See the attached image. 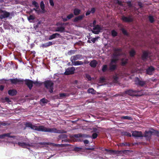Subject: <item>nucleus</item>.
Instances as JSON below:
<instances>
[{
  "instance_id": "3",
  "label": "nucleus",
  "mask_w": 159,
  "mask_h": 159,
  "mask_svg": "<svg viewBox=\"0 0 159 159\" xmlns=\"http://www.w3.org/2000/svg\"><path fill=\"white\" fill-rule=\"evenodd\" d=\"M50 143L45 142H40L37 144H35L33 143H25L23 142H18L17 144L19 146L22 148H27L29 149L30 147L35 148V145H38V144L44 145H48L50 144Z\"/></svg>"
},
{
  "instance_id": "63",
  "label": "nucleus",
  "mask_w": 159,
  "mask_h": 159,
  "mask_svg": "<svg viewBox=\"0 0 159 159\" xmlns=\"http://www.w3.org/2000/svg\"><path fill=\"white\" fill-rule=\"evenodd\" d=\"M54 155H51L50 156V157L48 159H49L50 158L52 157Z\"/></svg>"
},
{
  "instance_id": "6",
  "label": "nucleus",
  "mask_w": 159,
  "mask_h": 159,
  "mask_svg": "<svg viewBox=\"0 0 159 159\" xmlns=\"http://www.w3.org/2000/svg\"><path fill=\"white\" fill-rule=\"evenodd\" d=\"M141 92V91H139V90L130 89L129 90L126 91L125 93L126 94L131 96H141L142 95V94L140 93Z\"/></svg>"
},
{
  "instance_id": "30",
  "label": "nucleus",
  "mask_w": 159,
  "mask_h": 159,
  "mask_svg": "<svg viewBox=\"0 0 159 159\" xmlns=\"http://www.w3.org/2000/svg\"><path fill=\"white\" fill-rule=\"evenodd\" d=\"M113 78L114 82L115 83H117L119 77L117 74H116L115 75L113 76Z\"/></svg>"
},
{
  "instance_id": "45",
  "label": "nucleus",
  "mask_w": 159,
  "mask_h": 159,
  "mask_svg": "<svg viewBox=\"0 0 159 159\" xmlns=\"http://www.w3.org/2000/svg\"><path fill=\"white\" fill-rule=\"evenodd\" d=\"M86 77L87 79L88 80H92V78L90 76L89 74L86 75Z\"/></svg>"
},
{
  "instance_id": "34",
  "label": "nucleus",
  "mask_w": 159,
  "mask_h": 159,
  "mask_svg": "<svg viewBox=\"0 0 159 159\" xmlns=\"http://www.w3.org/2000/svg\"><path fill=\"white\" fill-rule=\"evenodd\" d=\"M149 20L151 23H152L154 21V19L153 16H149Z\"/></svg>"
},
{
  "instance_id": "10",
  "label": "nucleus",
  "mask_w": 159,
  "mask_h": 159,
  "mask_svg": "<svg viewBox=\"0 0 159 159\" xmlns=\"http://www.w3.org/2000/svg\"><path fill=\"white\" fill-rule=\"evenodd\" d=\"M75 70V68L74 67H69L66 70L65 74L66 75L73 74Z\"/></svg>"
},
{
  "instance_id": "14",
  "label": "nucleus",
  "mask_w": 159,
  "mask_h": 159,
  "mask_svg": "<svg viewBox=\"0 0 159 159\" xmlns=\"http://www.w3.org/2000/svg\"><path fill=\"white\" fill-rule=\"evenodd\" d=\"M129 150H124L122 151H115L113 150L111 151V153H115L116 154H119L121 153L122 152L123 153L125 154L127 152H130Z\"/></svg>"
},
{
  "instance_id": "15",
  "label": "nucleus",
  "mask_w": 159,
  "mask_h": 159,
  "mask_svg": "<svg viewBox=\"0 0 159 159\" xmlns=\"http://www.w3.org/2000/svg\"><path fill=\"white\" fill-rule=\"evenodd\" d=\"M10 15L9 13L6 11L4 12L0 16V18L2 19L7 18Z\"/></svg>"
},
{
  "instance_id": "24",
  "label": "nucleus",
  "mask_w": 159,
  "mask_h": 159,
  "mask_svg": "<svg viewBox=\"0 0 159 159\" xmlns=\"http://www.w3.org/2000/svg\"><path fill=\"white\" fill-rule=\"evenodd\" d=\"M52 44V42H48L42 44L41 45V47L43 48H45L51 46Z\"/></svg>"
},
{
  "instance_id": "19",
  "label": "nucleus",
  "mask_w": 159,
  "mask_h": 159,
  "mask_svg": "<svg viewBox=\"0 0 159 159\" xmlns=\"http://www.w3.org/2000/svg\"><path fill=\"white\" fill-rule=\"evenodd\" d=\"M74 136L77 138H78L77 140L78 141H81V140L80 139L82 137H85V135L84 134H75L74 135Z\"/></svg>"
},
{
  "instance_id": "52",
  "label": "nucleus",
  "mask_w": 159,
  "mask_h": 159,
  "mask_svg": "<svg viewBox=\"0 0 159 159\" xmlns=\"http://www.w3.org/2000/svg\"><path fill=\"white\" fill-rule=\"evenodd\" d=\"M66 94L65 93H61L60 94V97L61 98L65 97L66 96Z\"/></svg>"
},
{
  "instance_id": "37",
  "label": "nucleus",
  "mask_w": 159,
  "mask_h": 159,
  "mask_svg": "<svg viewBox=\"0 0 159 159\" xmlns=\"http://www.w3.org/2000/svg\"><path fill=\"white\" fill-rule=\"evenodd\" d=\"M127 62V59H126L125 60H124V59H122L121 60V63L122 65L123 66H124L125 65Z\"/></svg>"
},
{
  "instance_id": "4",
  "label": "nucleus",
  "mask_w": 159,
  "mask_h": 159,
  "mask_svg": "<svg viewBox=\"0 0 159 159\" xmlns=\"http://www.w3.org/2000/svg\"><path fill=\"white\" fill-rule=\"evenodd\" d=\"M156 134L159 136V131L154 129H151L148 131H146L143 136L145 137L147 140H149L151 139L152 135Z\"/></svg>"
},
{
  "instance_id": "54",
  "label": "nucleus",
  "mask_w": 159,
  "mask_h": 159,
  "mask_svg": "<svg viewBox=\"0 0 159 159\" xmlns=\"http://www.w3.org/2000/svg\"><path fill=\"white\" fill-rule=\"evenodd\" d=\"M84 143L85 144H88L89 143V142L87 140H84Z\"/></svg>"
},
{
  "instance_id": "31",
  "label": "nucleus",
  "mask_w": 159,
  "mask_h": 159,
  "mask_svg": "<svg viewBox=\"0 0 159 159\" xmlns=\"http://www.w3.org/2000/svg\"><path fill=\"white\" fill-rule=\"evenodd\" d=\"M35 19V17L34 16L32 15H30L28 17V20L30 22H32V20H33Z\"/></svg>"
},
{
  "instance_id": "47",
  "label": "nucleus",
  "mask_w": 159,
  "mask_h": 159,
  "mask_svg": "<svg viewBox=\"0 0 159 159\" xmlns=\"http://www.w3.org/2000/svg\"><path fill=\"white\" fill-rule=\"evenodd\" d=\"M98 136V134L96 133H93L92 135V138L93 139H95Z\"/></svg>"
},
{
  "instance_id": "64",
  "label": "nucleus",
  "mask_w": 159,
  "mask_h": 159,
  "mask_svg": "<svg viewBox=\"0 0 159 159\" xmlns=\"http://www.w3.org/2000/svg\"><path fill=\"white\" fill-rule=\"evenodd\" d=\"M99 158L100 159H103V157H99Z\"/></svg>"
},
{
  "instance_id": "17",
  "label": "nucleus",
  "mask_w": 159,
  "mask_h": 159,
  "mask_svg": "<svg viewBox=\"0 0 159 159\" xmlns=\"http://www.w3.org/2000/svg\"><path fill=\"white\" fill-rule=\"evenodd\" d=\"M72 65L74 66H77L79 65H81L83 64V62L80 61H71Z\"/></svg>"
},
{
  "instance_id": "25",
  "label": "nucleus",
  "mask_w": 159,
  "mask_h": 159,
  "mask_svg": "<svg viewBox=\"0 0 159 159\" xmlns=\"http://www.w3.org/2000/svg\"><path fill=\"white\" fill-rule=\"evenodd\" d=\"M97 64V61L96 60H93L91 61L90 65L92 67H95L96 66Z\"/></svg>"
},
{
  "instance_id": "43",
  "label": "nucleus",
  "mask_w": 159,
  "mask_h": 159,
  "mask_svg": "<svg viewBox=\"0 0 159 159\" xmlns=\"http://www.w3.org/2000/svg\"><path fill=\"white\" fill-rule=\"evenodd\" d=\"M75 50H71L68 52V54L69 55H71L75 53Z\"/></svg>"
},
{
  "instance_id": "50",
  "label": "nucleus",
  "mask_w": 159,
  "mask_h": 159,
  "mask_svg": "<svg viewBox=\"0 0 159 159\" xmlns=\"http://www.w3.org/2000/svg\"><path fill=\"white\" fill-rule=\"evenodd\" d=\"M97 39L96 38H93L91 39V41L93 43H94L96 41Z\"/></svg>"
},
{
  "instance_id": "53",
  "label": "nucleus",
  "mask_w": 159,
  "mask_h": 159,
  "mask_svg": "<svg viewBox=\"0 0 159 159\" xmlns=\"http://www.w3.org/2000/svg\"><path fill=\"white\" fill-rule=\"evenodd\" d=\"M122 32L123 34H124L126 35L127 34V32L124 29H123L122 30Z\"/></svg>"
},
{
  "instance_id": "48",
  "label": "nucleus",
  "mask_w": 159,
  "mask_h": 159,
  "mask_svg": "<svg viewBox=\"0 0 159 159\" xmlns=\"http://www.w3.org/2000/svg\"><path fill=\"white\" fill-rule=\"evenodd\" d=\"M81 149V148H78V147H75L74 148V150L75 151H77V152H79L80 151V150Z\"/></svg>"
},
{
  "instance_id": "35",
  "label": "nucleus",
  "mask_w": 159,
  "mask_h": 159,
  "mask_svg": "<svg viewBox=\"0 0 159 159\" xmlns=\"http://www.w3.org/2000/svg\"><path fill=\"white\" fill-rule=\"evenodd\" d=\"M135 51L133 49L131 50L129 52V55L131 57L134 56L135 55Z\"/></svg>"
},
{
  "instance_id": "46",
  "label": "nucleus",
  "mask_w": 159,
  "mask_h": 159,
  "mask_svg": "<svg viewBox=\"0 0 159 159\" xmlns=\"http://www.w3.org/2000/svg\"><path fill=\"white\" fill-rule=\"evenodd\" d=\"M124 135H126L128 137H131V134L130 133L127 132H125L123 134Z\"/></svg>"
},
{
  "instance_id": "22",
  "label": "nucleus",
  "mask_w": 159,
  "mask_h": 159,
  "mask_svg": "<svg viewBox=\"0 0 159 159\" xmlns=\"http://www.w3.org/2000/svg\"><path fill=\"white\" fill-rule=\"evenodd\" d=\"M8 93L11 96H14L16 95L17 93V91L15 89H11L8 91Z\"/></svg>"
},
{
  "instance_id": "2",
  "label": "nucleus",
  "mask_w": 159,
  "mask_h": 159,
  "mask_svg": "<svg viewBox=\"0 0 159 159\" xmlns=\"http://www.w3.org/2000/svg\"><path fill=\"white\" fill-rule=\"evenodd\" d=\"M123 54L121 49L116 48L114 50L113 55L115 58L112 59L111 63L110 64V69L113 70L116 68V66L113 65V63H115L118 60V56H120Z\"/></svg>"
},
{
  "instance_id": "40",
  "label": "nucleus",
  "mask_w": 159,
  "mask_h": 159,
  "mask_svg": "<svg viewBox=\"0 0 159 159\" xmlns=\"http://www.w3.org/2000/svg\"><path fill=\"white\" fill-rule=\"evenodd\" d=\"M40 101L43 103H47L48 102V100L45 98H43L40 100Z\"/></svg>"
},
{
  "instance_id": "58",
  "label": "nucleus",
  "mask_w": 159,
  "mask_h": 159,
  "mask_svg": "<svg viewBox=\"0 0 159 159\" xmlns=\"http://www.w3.org/2000/svg\"><path fill=\"white\" fill-rule=\"evenodd\" d=\"M4 89V86L3 85H0V90H2Z\"/></svg>"
},
{
  "instance_id": "16",
  "label": "nucleus",
  "mask_w": 159,
  "mask_h": 159,
  "mask_svg": "<svg viewBox=\"0 0 159 159\" xmlns=\"http://www.w3.org/2000/svg\"><path fill=\"white\" fill-rule=\"evenodd\" d=\"M10 81L11 82L14 84H16L20 82H22L23 80L21 79H18L17 78L13 79H10Z\"/></svg>"
},
{
  "instance_id": "11",
  "label": "nucleus",
  "mask_w": 159,
  "mask_h": 159,
  "mask_svg": "<svg viewBox=\"0 0 159 159\" xmlns=\"http://www.w3.org/2000/svg\"><path fill=\"white\" fill-rule=\"evenodd\" d=\"M121 19L123 21L127 22H132L133 21L132 17L130 16H129L128 17L123 16L121 17Z\"/></svg>"
},
{
  "instance_id": "49",
  "label": "nucleus",
  "mask_w": 159,
  "mask_h": 159,
  "mask_svg": "<svg viewBox=\"0 0 159 159\" xmlns=\"http://www.w3.org/2000/svg\"><path fill=\"white\" fill-rule=\"evenodd\" d=\"M49 1L50 5L52 7H53L54 5L53 0H49Z\"/></svg>"
},
{
  "instance_id": "21",
  "label": "nucleus",
  "mask_w": 159,
  "mask_h": 159,
  "mask_svg": "<svg viewBox=\"0 0 159 159\" xmlns=\"http://www.w3.org/2000/svg\"><path fill=\"white\" fill-rule=\"evenodd\" d=\"M154 70V69L152 66L149 67L147 70V74L149 75H152Z\"/></svg>"
},
{
  "instance_id": "26",
  "label": "nucleus",
  "mask_w": 159,
  "mask_h": 159,
  "mask_svg": "<svg viewBox=\"0 0 159 159\" xmlns=\"http://www.w3.org/2000/svg\"><path fill=\"white\" fill-rule=\"evenodd\" d=\"M64 28L63 27L61 26L57 28L56 29L55 31L57 32H62L64 31Z\"/></svg>"
},
{
  "instance_id": "51",
  "label": "nucleus",
  "mask_w": 159,
  "mask_h": 159,
  "mask_svg": "<svg viewBox=\"0 0 159 159\" xmlns=\"http://www.w3.org/2000/svg\"><path fill=\"white\" fill-rule=\"evenodd\" d=\"M90 11H91V13H93L95 11V8H92Z\"/></svg>"
},
{
  "instance_id": "36",
  "label": "nucleus",
  "mask_w": 159,
  "mask_h": 159,
  "mask_svg": "<svg viewBox=\"0 0 159 159\" xmlns=\"http://www.w3.org/2000/svg\"><path fill=\"white\" fill-rule=\"evenodd\" d=\"M121 118L123 119H127L130 120H132V118L129 116H123L121 117Z\"/></svg>"
},
{
  "instance_id": "23",
  "label": "nucleus",
  "mask_w": 159,
  "mask_h": 159,
  "mask_svg": "<svg viewBox=\"0 0 159 159\" xmlns=\"http://www.w3.org/2000/svg\"><path fill=\"white\" fill-rule=\"evenodd\" d=\"M5 137L8 138H12L13 137V136H10V134L9 133L4 134L0 135V139H3L5 138Z\"/></svg>"
},
{
  "instance_id": "13",
  "label": "nucleus",
  "mask_w": 159,
  "mask_h": 159,
  "mask_svg": "<svg viewBox=\"0 0 159 159\" xmlns=\"http://www.w3.org/2000/svg\"><path fill=\"white\" fill-rule=\"evenodd\" d=\"M132 135L135 137H143V135L141 131H135L133 132Z\"/></svg>"
},
{
  "instance_id": "5",
  "label": "nucleus",
  "mask_w": 159,
  "mask_h": 159,
  "mask_svg": "<svg viewBox=\"0 0 159 159\" xmlns=\"http://www.w3.org/2000/svg\"><path fill=\"white\" fill-rule=\"evenodd\" d=\"M45 87L49 90V91L51 93L53 92V83L51 80H47L44 82Z\"/></svg>"
},
{
  "instance_id": "55",
  "label": "nucleus",
  "mask_w": 159,
  "mask_h": 159,
  "mask_svg": "<svg viewBox=\"0 0 159 159\" xmlns=\"http://www.w3.org/2000/svg\"><path fill=\"white\" fill-rule=\"evenodd\" d=\"M91 13V11L89 10L86 13V15L88 16Z\"/></svg>"
},
{
  "instance_id": "18",
  "label": "nucleus",
  "mask_w": 159,
  "mask_h": 159,
  "mask_svg": "<svg viewBox=\"0 0 159 159\" xmlns=\"http://www.w3.org/2000/svg\"><path fill=\"white\" fill-rule=\"evenodd\" d=\"M60 36L59 34L58 33H55L52 35L50 36L48 38V39L49 40L52 39L56 38L59 37Z\"/></svg>"
},
{
  "instance_id": "41",
  "label": "nucleus",
  "mask_w": 159,
  "mask_h": 159,
  "mask_svg": "<svg viewBox=\"0 0 159 159\" xmlns=\"http://www.w3.org/2000/svg\"><path fill=\"white\" fill-rule=\"evenodd\" d=\"M74 16V15L72 13H71L67 16V18L68 20L70 19Z\"/></svg>"
},
{
  "instance_id": "9",
  "label": "nucleus",
  "mask_w": 159,
  "mask_h": 159,
  "mask_svg": "<svg viewBox=\"0 0 159 159\" xmlns=\"http://www.w3.org/2000/svg\"><path fill=\"white\" fill-rule=\"evenodd\" d=\"M93 27V30L92 31V32L95 34H98L99 32L102 30L101 27L98 25L94 26Z\"/></svg>"
},
{
  "instance_id": "39",
  "label": "nucleus",
  "mask_w": 159,
  "mask_h": 159,
  "mask_svg": "<svg viewBox=\"0 0 159 159\" xmlns=\"http://www.w3.org/2000/svg\"><path fill=\"white\" fill-rule=\"evenodd\" d=\"M130 144L128 143H122L120 144V146H130Z\"/></svg>"
},
{
  "instance_id": "60",
  "label": "nucleus",
  "mask_w": 159,
  "mask_h": 159,
  "mask_svg": "<svg viewBox=\"0 0 159 159\" xmlns=\"http://www.w3.org/2000/svg\"><path fill=\"white\" fill-rule=\"evenodd\" d=\"M62 19L64 21H66L67 20H68L67 17L66 18H63Z\"/></svg>"
},
{
  "instance_id": "20",
  "label": "nucleus",
  "mask_w": 159,
  "mask_h": 159,
  "mask_svg": "<svg viewBox=\"0 0 159 159\" xmlns=\"http://www.w3.org/2000/svg\"><path fill=\"white\" fill-rule=\"evenodd\" d=\"M84 14H83L79 16H77L74 19V22H77L79 20H81L84 17Z\"/></svg>"
},
{
  "instance_id": "27",
  "label": "nucleus",
  "mask_w": 159,
  "mask_h": 159,
  "mask_svg": "<svg viewBox=\"0 0 159 159\" xmlns=\"http://www.w3.org/2000/svg\"><path fill=\"white\" fill-rule=\"evenodd\" d=\"M80 10L79 9L75 8L74 10V13L75 16L79 15L80 12Z\"/></svg>"
},
{
  "instance_id": "7",
  "label": "nucleus",
  "mask_w": 159,
  "mask_h": 159,
  "mask_svg": "<svg viewBox=\"0 0 159 159\" xmlns=\"http://www.w3.org/2000/svg\"><path fill=\"white\" fill-rule=\"evenodd\" d=\"M25 83L29 89H31L33 87V83L37 84H39V82L37 81H35L34 82H33V81L31 80H27L25 81Z\"/></svg>"
},
{
  "instance_id": "12",
  "label": "nucleus",
  "mask_w": 159,
  "mask_h": 159,
  "mask_svg": "<svg viewBox=\"0 0 159 159\" xmlns=\"http://www.w3.org/2000/svg\"><path fill=\"white\" fill-rule=\"evenodd\" d=\"M135 82L136 84L141 86H144L146 84L145 81L140 80L138 78H136Z\"/></svg>"
},
{
  "instance_id": "56",
  "label": "nucleus",
  "mask_w": 159,
  "mask_h": 159,
  "mask_svg": "<svg viewBox=\"0 0 159 159\" xmlns=\"http://www.w3.org/2000/svg\"><path fill=\"white\" fill-rule=\"evenodd\" d=\"M66 153V152H62L60 154L62 156H66L67 155L65 153Z\"/></svg>"
},
{
  "instance_id": "57",
  "label": "nucleus",
  "mask_w": 159,
  "mask_h": 159,
  "mask_svg": "<svg viewBox=\"0 0 159 159\" xmlns=\"http://www.w3.org/2000/svg\"><path fill=\"white\" fill-rule=\"evenodd\" d=\"M105 150L108 152H110V153H111V151L112 150H109V149H105Z\"/></svg>"
},
{
  "instance_id": "38",
  "label": "nucleus",
  "mask_w": 159,
  "mask_h": 159,
  "mask_svg": "<svg viewBox=\"0 0 159 159\" xmlns=\"http://www.w3.org/2000/svg\"><path fill=\"white\" fill-rule=\"evenodd\" d=\"M107 65H104L102 66V70L103 72H105L107 69Z\"/></svg>"
},
{
  "instance_id": "62",
  "label": "nucleus",
  "mask_w": 159,
  "mask_h": 159,
  "mask_svg": "<svg viewBox=\"0 0 159 159\" xmlns=\"http://www.w3.org/2000/svg\"><path fill=\"white\" fill-rule=\"evenodd\" d=\"M34 10L37 13H38L39 12V11L38 10H37L36 9H35V8H34Z\"/></svg>"
},
{
  "instance_id": "32",
  "label": "nucleus",
  "mask_w": 159,
  "mask_h": 159,
  "mask_svg": "<svg viewBox=\"0 0 159 159\" xmlns=\"http://www.w3.org/2000/svg\"><path fill=\"white\" fill-rule=\"evenodd\" d=\"M88 92L89 93L93 94H95L96 92V91L93 88L89 89L88 90Z\"/></svg>"
},
{
  "instance_id": "28",
  "label": "nucleus",
  "mask_w": 159,
  "mask_h": 159,
  "mask_svg": "<svg viewBox=\"0 0 159 159\" xmlns=\"http://www.w3.org/2000/svg\"><path fill=\"white\" fill-rule=\"evenodd\" d=\"M148 56V52H143L142 58L143 60H145L147 58Z\"/></svg>"
},
{
  "instance_id": "1",
  "label": "nucleus",
  "mask_w": 159,
  "mask_h": 159,
  "mask_svg": "<svg viewBox=\"0 0 159 159\" xmlns=\"http://www.w3.org/2000/svg\"><path fill=\"white\" fill-rule=\"evenodd\" d=\"M25 125L27 127H29L33 130L39 131L54 133H62L63 132V130L57 129L55 128H50L48 127H46L43 125L37 126L33 125L30 122L26 123Z\"/></svg>"
},
{
  "instance_id": "42",
  "label": "nucleus",
  "mask_w": 159,
  "mask_h": 159,
  "mask_svg": "<svg viewBox=\"0 0 159 159\" xmlns=\"http://www.w3.org/2000/svg\"><path fill=\"white\" fill-rule=\"evenodd\" d=\"M5 100L6 102H7L10 104L11 102V100L8 97H6L5 98Z\"/></svg>"
},
{
  "instance_id": "8",
  "label": "nucleus",
  "mask_w": 159,
  "mask_h": 159,
  "mask_svg": "<svg viewBox=\"0 0 159 159\" xmlns=\"http://www.w3.org/2000/svg\"><path fill=\"white\" fill-rule=\"evenodd\" d=\"M83 58L81 54H77L73 56L70 58L71 61H74L77 60H80Z\"/></svg>"
},
{
  "instance_id": "61",
  "label": "nucleus",
  "mask_w": 159,
  "mask_h": 159,
  "mask_svg": "<svg viewBox=\"0 0 159 159\" xmlns=\"http://www.w3.org/2000/svg\"><path fill=\"white\" fill-rule=\"evenodd\" d=\"M128 5L129 7H131L132 5H131V2H128Z\"/></svg>"
},
{
  "instance_id": "44",
  "label": "nucleus",
  "mask_w": 159,
  "mask_h": 159,
  "mask_svg": "<svg viewBox=\"0 0 159 159\" xmlns=\"http://www.w3.org/2000/svg\"><path fill=\"white\" fill-rule=\"evenodd\" d=\"M111 34L113 36H115L117 35V33L114 30H113L112 31Z\"/></svg>"
},
{
  "instance_id": "29",
  "label": "nucleus",
  "mask_w": 159,
  "mask_h": 159,
  "mask_svg": "<svg viewBox=\"0 0 159 159\" xmlns=\"http://www.w3.org/2000/svg\"><path fill=\"white\" fill-rule=\"evenodd\" d=\"M40 7L41 9L42 10V12L44 13L45 11L44 10V4L43 1H42L40 2Z\"/></svg>"
},
{
  "instance_id": "33",
  "label": "nucleus",
  "mask_w": 159,
  "mask_h": 159,
  "mask_svg": "<svg viewBox=\"0 0 159 159\" xmlns=\"http://www.w3.org/2000/svg\"><path fill=\"white\" fill-rule=\"evenodd\" d=\"M32 4L34 7H35L36 9H37L39 7V5L38 3H37L36 1H34L32 2Z\"/></svg>"
},
{
  "instance_id": "59",
  "label": "nucleus",
  "mask_w": 159,
  "mask_h": 159,
  "mask_svg": "<svg viewBox=\"0 0 159 159\" xmlns=\"http://www.w3.org/2000/svg\"><path fill=\"white\" fill-rule=\"evenodd\" d=\"M96 24V20H94L93 23V26L94 27V26H96L95 24Z\"/></svg>"
}]
</instances>
